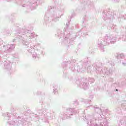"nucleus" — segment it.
I'll use <instances>...</instances> for the list:
<instances>
[{
  "instance_id": "f257e3e1",
  "label": "nucleus",
  "mask_w": 126,
  "mask_h": 126,
  "mask_svg": "<svg viewBox=\"0 0 126 126\" xmlns=\"http://www.w3.org/2000/svg\"><path fill=\"white\" fill-rule=\"evenodd\" d=\"M116 91H118V90L116 89Z\"/></svg>"
}]
</instances>
